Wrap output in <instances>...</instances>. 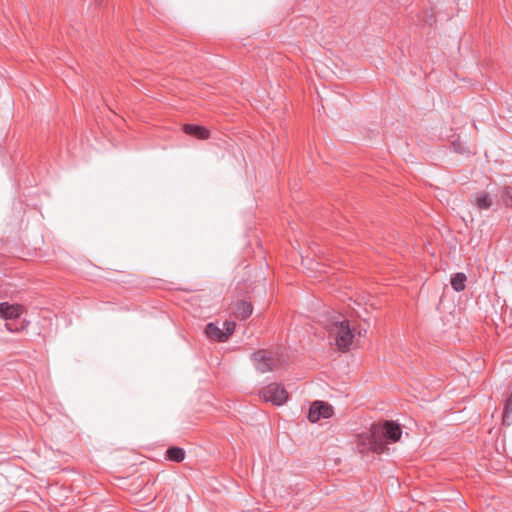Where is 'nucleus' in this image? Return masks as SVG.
<instances>
[{"label": "nucleus", "instance_id": "obj_14", "mask_svg": "<svg viewBox=\"0 0 512 512\" xmlns=\"http://www.w3.org/2000/svg\"><path fill=\"white\" fill-rule=\"evenodd\" d=\"M512 423V392L508 396L504 405L503 424L509 426Z\"/></svg>", "mask_w": 512, "mask_h": 512}, {"label": "nucleus", "instance_id": "obj_16", "mask_svg": "<svg viewBox=\"0 0 512 512\" xmlns=\"http://www.w3.org/2000/svg\"><path fill=\"white\" fill-rule=\"evenodd\" d=\"M223 326H224V329H225L224 334H227V339H228L229 336L232 335L233 332L235 331L236 324L233 321H225L223 323Z\"/></svg>", "mask_w": 512, "mask_h": 512}, {"label": "nucleus", "instance_id": "obj_6", "mask_svg": "<svg viewBox=\"0 0 512 512\" xmlns=\"http://www.w3.org/2000/svg\"><path fill=\"white\" fill-rule=\"evenodd\" d=\"M471 205L478 211H488L495 205L494 197L487 191L475 192L469 199Z\"/></svg>", "mask_w": 512, "mask_h": 512}, {"label": "nucleus", "instance_id": "obj_3", "mask_svg": "<svg viewBox=\"0 0 512 512\" xmlns=\"http://www.w3.org/2000/svg\"><path fill=\"white\" fill-rule=\"evenodd\" d=\"M255 369L259 373H267L274 371L280 364L277 353L260 349L251 354Z\"/></svg>", "mask_w": 512, "mask_h": 512}, {"label": "nucleus", "instance_id": "obj_9", "mask_svg": "<svg viewBox=\"0 0 512 512\" xmlns=\"http://www.w3.org/2000/svg\"><path fill=\"white\" fill-rule=\"evenodd\" d=\"M183 131L186 134L193 136L200 140H205L210 137V131L207 128L200 126V125L185 124L183 127Z\"/></svg>", "mask_w": 512, "mask_h": 512}, {"label": "nucleus", "instance_id": "obj_11", "mask_svg": "<svg viewBox=\"0 0 512 512\" xmlns=\"http://www.w3.org/2000/svg\"><path fill=\"white\" fill-rule=\"evenodd\" d=\"M205 333L207 337L213 341L224 342L227 340V334H224V330L220 329L214 323L207 324Z\"/></svg>", "mask_w": 512, "mask_h": 512}, {"label": "nucleus", "instance_id": "obj_12", "mask_svg": "<svg viewBox=\"0 0 512 512\" xmlns=\"http://www.w3.org/2000/svg\"><path fill=\"white\" fill-rule=\"evenodd\" d=\"M165 455H166V459L173 461V462H177V463H180L185 459L184 449L177 447V446L169 447L166 450Z\"/></svg>", "mask_w": 512, "mask_h": 512}, {"label": "nucleus", "instance_id": "obj_13", "mask_svg": "<svg viewBox=\"0 0 512 512\" xmlns=\"http://www.w3.org/2000/svg\"><path fill=\"white\" fill-rule=\"evenodd\" d=\"M466 280H467V277L464 273H461V272L456 273L451 278V286L455 291L461 292L465 289Z\"/></svg>", "mask_w": 512, "mask_h": 512}, {"label": "nucleus", "instance_id": "obj_18", "mask_svg": "<svg viewBox=\"0 0 512 512\" xmlns=\"http://www.w3.org/2000/svg\"><path fill=\"white\" fill-rule=\"evenodd\" d=\"M5 328L10 331V332H16L18 331L19 329L17 327H14L12 324L10 323H5Z\"/></svg>", "mask_w": 512, "mask_h": 512}, {"label": "nucleus", "instance_id": "obj_4", "mask_svg": "<svg viewBox=\"0 0 512 512\" xmlns=\"http://www.w3.org/2000/svg\"><path fill=\"white\" fill-rule=\"evenodd\" d=\"M259 396L266 402L281 406L288 400V392L279 383H270L259 391Z\"/></svg>", "mask_w": 512, "mask_h": 512}, {"label": "nucleus", "instance_id": "obj_1", "mask_svg": "<svg viewBox=\"0 0 512 512\" xmlns=\"http://www.w3.org/2000/svg\"><path fill=\"white\" fill-rule=\"evenodd\" d=\"M356 447L361 454L368 452L382 454L388 450L386 443L382 440V429L377 424H372L367 434L358 435Z\"/></svg>", "mask_w": 512, "mask_h": 512}, {"label": "nucleus", "instance_id": "obj_2", "mask_svg": "<svg viewBox=\"0 0 512 512\" xmlns=\"http://www.w3.org/2000/svg\"><path fill=\"white\" fill-rule=\"evenodd\" d=\"M328 329L335 338L337 348L342 352L348 351L356 334V329L351 327L349 320H339V317H337Z\"/></svg>", "mask_w": 512, "mask_h": 512}, {"label": "nucleus", "instance_id": "obj_15", "mask_svg": "<svg viewBox=\"0 0 512 512\" xmlns=\"http://www.w3.org/2000/svg\"><path fill=\"white\" fill-rule=\"evenodd\" d=\"M500 198L502 203L506 206L512 209V187L511 186H505L501 193Z\"/></svg>", "mask_w": 512, "mask_h": 512}, {"label": "nucleus", "instance_id": "obj_19", "mask_svg": "<svg viewBox=\"0 0 512 512\" xmlns=\"http://www.w3.org/2000/svg\"><path fill=\"white\" fill-rule=\"evenodd\" d=\"M357 333H358L359 336H363L364 335V334H362L361 331H358Z\"/></svg>", "mask_w": 512, "mask_h": 512}, {"label": "nucleus", "instance_id": "obj_7", "mask_svg": "<svg viewBox=\"0 0 512 512\" xmlns=\"http://www.w3.org/2000/svg\"><path fill=\"white\" fill-rule=\"evenodd\" d=\"M382 429V440L386 443L397 442L402 435V429L399 424L394 421H384L383 424H377Z\"/></svg>", "mask_w": 512, "mask_h": 512}, {"label": "nucleus", "instance_id": "obj_5", "mask_svg": "<svg viewBox=\"0 0 512 512\" xmlns=\"http://www.w3.org/2000/svg\"><path fill=\"white\" fill-rule=\"evenodd\" d=\"M333 415V408L330 404L323 401H315L312 403L308 419L310 422L315 423L321 418L328 419Z\"/></svg>", "mask_w": 512, "mask_h": 512}, {"label": "nucleus", "instance_id": "obj_8", "mask_svg": "<svg viewBox=\"0 0 512 512\" xmlns=\"http://www.w3.org/2000/svg\"><path fill=\"white\" fill-rule=\"evenodd\" d=\"M23 312L24 308L21 304L0 303V317L4 320L17 319Z\"/></svg>", "mask_w": 512, "mask_h": 512}, {"label": "nucleus", "instance_id": "obj_17", "mask_svg": "<svg viewBox=\"0 0 512 512\" xmlns=\"http://www.w3.org/2000/svg\"><path fill=\"white\" fill-rule=\"evenodd\" d=\"M452 146H453L454 151L457 153H460V154H469L470 153V151L467 148L463 147L460 142L455 141L452 143Z\"/></svg>", "mask_w": 512, "mask_h": 512}, {"label": "nucleus", "instance_id": "obj_10", "mask_svg": "<svg viewBox=\"0 0 512 512\" xmlns=\"http://www.w3.org/2000/svg\"><path fill=\"white\" fill-rule=\"evenodd\" d=\"M253 312V306L250 302L239 300L236 303L234 315L239 320H246Z\"/></svg>", "mask_w": 512, "mask_h": 512}]
</instances>
